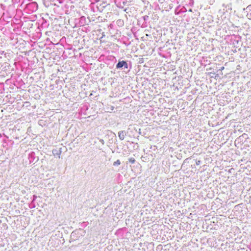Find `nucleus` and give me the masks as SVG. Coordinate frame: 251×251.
<instances>
[{"instance_id":"nucleus-1","label":"nucleus","mask_w":251,"mask_h":251,"mask_svg":"<svg viewBox=\"0 0 251 251\" xmlns=\"http://www.w3.org/2000/svg\"><path fill=\"white\" fill-rule=\"evenodd\" d=\"M91 1V3L89 5V10L93 13H97L98 12H101L102 11V9L98 8V5L97 3L99 2V4L101 3V0H89Z\"/></svg>"},{"instance_id":"nucleus-2","label":"nucleus","mask_w":251,"mask_h":251,"mask_svg":"<svg viewBox=\"0 0 251 251\" xmlns=\"http://www.w3.org/2000/svg\"><path fill=\"white\" fill-rule=\"evenodd\" d=\"M38 9V4L36 2H30L26 5L25 11L27 13H32Z\"/></svg>"},{"instance_id":"nucleus-3","label":"nucleus","mask_w":251,"mask_h":251,"mask_svg":"<svg viewBox=\"0 0 251 251\" xmlns=\"http://www.w3.org/2000/svg\"><path fill=\"white\" fill-rule=\"evenodd\" d=\"M187 11L185 6L182 4H178L175 10V14L176 15H178L184 13Z\"/></svg>"},{"instance_id":"nucleus-4","label":"nucleus","mask_w":251,"mask_h":251,"mask_svg":"<svg viewBox=\"0 0 251 251\" xmlns=\"http://www.w3.org/2000/svg\"><path fill=\"white\" fill-rule=\"evenodd\" d=\"M116 6L120 8H123L127 3V0H114Z\"/></svg>"},{"instance_id":"nucleus-5","label":"nucleus","mask_w":251,"mask_h":251,"mask_svg":"<svg viewBox=\"0 0 251 251\" xmlns=\"http://www.w3.org/2000/svg\"><path fill=\"white\" fill-rule=\"evenodd\" d=\"M116 69H127L128 68V64L127 62L125 61H119V62L117 64L116 66Z\"/></svg>"},{"instance_id":"nucleus-6","label":"nucleus","mask_w":251,"mask_h":251,"mask_svg":"<svg viewBox=\"0 0 251 251\" xmlns=\"http://www.w3.org/2000/svg\"><path fill=\"white\" fill-rule=\"evenodd\" d=\"M222 6L224 7L223 10V12H228L232 10V4L231 2L227 3H224L223 4Z\"/></svg>"},{"instance_id":"nucleus-7","label":"nucleus","mask_w":251,"mask_h":251,"mask_svg":"<svg viewBox=\"0 0 251 251\" xmlns=\"http://www.w3.org/2000/svg\"><path fill=\"white\" fill-rule=\"evenodd\" d=\"M112 1V0H105L104 2H101L99 4V3H97V5H98V7L100 9H102V11L103 9L107 6L110 4L111 2Z\"/></svg>"},{"instance_id":"nucleus-8","label":"nucleus","mask_w":251,"mask_h":251,"mask_svg":"<svg viewBox=\"0 0 251 251\" xmlns=\"http://www.w3.org/2000/svg\"><path fill=\"white\" fill-rule=\"evenodd\" d=\"M149 19V17L147 15L143 16L140 19L139 22H141L142 21H143V23L142 24V25H141L142 27L145 28V27H147L148 25V21Z\"/></svg>"},{"instance_id":"nucleus-9","label":"nucleus","mask_w":251,"mask_h":251,"mask_svg":"<svg viewBox=\"0 0 251 251\" xmlns=\"http://www.w3.org/2000/svg\"><path fill=\"white\" fill-rule=\"evenodd\" d=\"M247 134L244 133L241 136L237 138L235 141V144L236 146L237 144L240 143L241 142H243L244 140L247 138Z\"/></svg>"},{"instance_id":"nucleus-10","label":"nucleus","mask_w":251,"mask_h":251,"mask_svg":"<svg viewBox=\"0 0 251 251\" xmlns=\"http://www.w3.org/2000/svg\"><path fill=\"white\" fill-rule=\"evenodd\" d=\"M244 13L249 19H251V4L244 8Z\"/></svg>"},{"instance_id":"nucleus-11","label":"nucleus","mask_w":251,"mask_h":251,"mask_svg":"<svg viewBox=\"0 0 251 251\" xmlns=\"http://www.w3.org/2000/svg\"><path fill=\"white\" fill-rule=\"evenodd\" d=\"M78 24L80 26H84L88 24V22L85 16H81L80 18Z\"/></svg>"},{"instance_id":"nucleus-12","label":"nucleus","mask_w":251,"mask_h":251,"mask_svg":"<svg viewBox=\"0 0 251 251\" xmlns=\"http://www.w3.org/2000/svg\"><path fill=\"white\" fill-rule=\"evenodd\" d=\"M182 4L184 6H192L194 4L193 0H183L182 1Z\"/></svg>"},{"instance_id":"nucleus-13","label":"nucleus","mask_w":251,"mask_h":251,"mask_svg":"<svg viewBox=\"0 0 251 251\" xmlns=\"http://www.w3.org/2000/svg\"><path fill=\"white\" fill-rule=\"evenodd\" d=\"M161 6L162 8H164L166 11H169L174 7V4L173 3L168 4L167 3H164Z\"/></svg>"},{"instance_id":"nucleus-14","label":"nucleus","mask_w":251,"mask_h":251,"mask_svg":"<svg viewBox=\"0 0 251 251\" xmlns=\"http://www.w3.org/2000/svg\"><path fill=\"white\" fill-rule=\"evenodd\" d=\"M126 135V132L124 130H121L118 132V137L121 141L124 140Z\"/></svg>"},{"instance_id":"nucleus-15","label":"nucleus","mask_w":251,"mask_h":251,"mask_svg":"<svg viewBox=\"0 0 251 251\" xmlns=\"http://www.w3.org/2000/svg\"><path fill=\"white\" fill-rule=\"evenodd\" d=\"M28 159L29 160V163H33L34 162L35 159H36L35 156V153L33 152H31L29 154Z\"/></svg>"},{"instance_id":"nucleus-16","label":"nucleus","mask_w":251,"mask_h":251,"mask_svg":"<svg viewBox=\"0 0 251 251\" xmlns=\"http://www.w3.org/2000/svg\"><path fill=\"white\" fill-rule=\"evenodd\" d=\"M52 154L54 156L56 155L59 158L60 157V154L61 153V150L60 149L59 150H58L57 149H53V150H52Z\"/></svg>"},{"instance_id":"nucleus-17","label":"nucleus","mask_w":251,"mask_h":251,"mask_svg":"<svg viewBox=\"0 0 251 251\" xmlns=\"http://www.w3.org/2000/svg\"><path fill=\"white\" fill-rule=\"evenodd\" d=\"M44 4L46 7H49L50 5H51V2L50 0H44Z\"/></svg>"},{"instance_id":"nucleus-18","label":"nucleus","mask_w":251,"mask_h":251,"mask_svg":"<svg viewBox=\"0 0 251 251\" xmlns=\"http://www.w3.org/2000/svg\"><path fill=\"white\" fill-rule=\"evenodd\" d=\"M116 24L118 26H122L124 25V22L123 20L119 19L116 21Z\"/></svg>"},{"instance_id":"nucleus-19","label":"nucleus","mask_w":251,"mask_h":251,"mask_svg":"<svg viewBox=\"0 0 251 251\" xmlns=\"http://www.w3.org/2000/svg\"><path fill=\"white\" fill-rule=\"evenodd\" d=\"M49 25V24L47 23V22L44 20H43V22L41 24V26L42 27H47Z\"/></svg>"},{"instance_id":"nucleus-20","label":"nucleus","mask_w":251,"mask_h":251,"mask_svg":"<svg viewBox=\"0 0 251 251\" xmlns=\"http://www.w3.org/2000/svg\"><path fill=\"white\" fill-rule=\"evenodd\" d=\"M128 161L131 164H134L135 162V159L133 157H131L128 159Z\"/></svg>"},{"instance_id":"nucleus-21","label":"nucleus","mask_w":251,"mask_h":251,"mask_svg":"<svg viewBox=\"0 0 251 251\" xmlns=\"http://www.w3.org/2000/svg\"><path fill=\"white\" fill-rule=\"evenodd\" d=\"M121 162L119 160H117L116 161H115L113 163L114 166H118L120 165Z\"/></svg>"},{"instance_id":"nucleus-22","label":"nucleus","mask_w":251,"mask_h":251,"mask_svg":"<svg viewBox=\"0 0 251 251\" xmlns=\"http://www.w3.org/2000/svg\"><path fill=\"white\" fill-rule=\"evenodd\" d=\"M171 1L174 3L178 4L180 2L181 0H171Z\"/></svg>"},{"instance_id":"nucleus-23","label":"nucleus","mask_w":251,"mask_h":251,"mask_svg":"<svg viewBox=\"0 0 251 251\" xmlns=\"http://www.w3.org/2000/svg\"><path fill=\"white\" fill-rule=\"evenodd\" d=\"M35 207V205L34 204V201H32L29 204V207L30 208H33Z\"/></svg>"},{"instance_id":"nucleus-24","label":"nucleus","mask_w":251,"mask_h":251,"mask_svg":"<svg viewBox=\"0 0 251 251\" xmlns=\"http://www.w3.org/2000/svg\"><path fill=\"white\" fill-rule=\"evenodd\" d=\"M201 163V161L200 160H197V161H196V164L197 165H200Z\"/></svg>"},{"instance_id":"nucleus-25","label":"nucleus","mask_w":251,"mask_h":251,"mask_svg":"<svg viewBox=\"0 0 251 251\" xmlns=\"http://www.w3.org/2000/svg\"><path fill=\"white\" fill-rule=\"evenodd\" d=\"M164 1L165 0H159V2L162 5L165 3Z\"/></svg>"},{"instance_id":"nucleus-26","label":"nucleus","mask_w":251,"mask_h":251,"mask_svg":"<svg viewBox=\"0 0 251 251\" xmlns=\"http://www.w3.org/2000/svg\"><path fill=\"white\" fill-rule=\"evenodd\" d=\"M0 8H1V9H3V10L5 9V6L4 4H0Z\"/></svg>"},{"instance_id":"nucleus-27","label":"nucleus","mask_w":251,"mask_h":251,"mask_svg":"<svg viewBox=\"0 0 251 251\" xmlns=\"http://www.w3.org/2000/svg\"><path fill=\"white\" fill-rule=\"evenodd\" d=\"M37 197L35 195H33V200H32V201H35V200L37 199Z\"/></svg>"},{"instance_id":"nucleus-28","label":"nucleus","mask_w":251,"mask_h":251,"mask_svg":"<svg viewBox=\"0 0 251 251\" xmlns=\"http://www.w3.org/2000/svg\"><path fill=\"white\" fill-rule=\"evenodd\" d=\"M100 142L103 145L104 144V141L103 139H100Z\"/></svg>"},{"instance_id":"nucleus-29","label":"nucleus","mask_w":251,"mask_h":251,"mask_svg":"<svg viewBox=\"0 0 251 251\" xmlns=\"http://www.w3.org/2000/svg\"><path fill=\"white\" fill-rule=\"evenodd\" d=\"M108 27H109L110 28H111V29L113 28V25L112 24H110V25H109Z\"/></svg>"},{"instance_id":"nucleus-30","label":"nucleus","mask_w":251,"mask_h":251,"mask_svg":"<svg viewBox=\"0 0 251 251\" xmlns=\"http://www.w3.org/2000/svg\"><path fill=\"white\" fill-rule=\"evenodd\" d=\"M188 11H189V12H192V9H191V8H190V9H189V10H188Z\"/></svg>"},{"instance_id":"nucleus-31","label":"nucleus","mask_w":251,"mask_h":251,"mask_svg":"<svg viewBox=\"0 0 251 251\" xmlns=\"http://www.w3.org/2000/svg\"><path fill=\"white\" fill-rule=\"evenodd\" d=\"M224 67H221V69H220V70H224Z\"/></svg>"},{"instance_id":"nucleus-32","label":"nucleus","mask_w":251,"mask_h":251,"mask_svg":"<svg viewBox=\"0 0 251 251\" xmlns=\"http://www.w3.org/2000/svg\"><path fill=\"white\" fill-rule=\"evenodd\" d=\"M104 1H105V0H101V2H104Z\"/></svg>"}]
</instances>
